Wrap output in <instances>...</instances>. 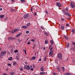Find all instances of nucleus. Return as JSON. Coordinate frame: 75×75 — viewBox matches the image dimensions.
Returning a JSON list of instances; mask_svg holds the SVG:
<instances>
[{
    "instance_id": "50",
    "label": "nucleus",
    "mask_w": 75,
    "mask_h": 75,
    "mask_svg": "<svg viewBox=\"0 0 75 75\" xmlns=\"http://www.w3.org/2000/svg\"><path fill=\"white\" fill-rule=\"evenodd\" d=\"M52 48H53V47H51L50 49V51H51V50H52Z\"/></svg>"
},
{
    "instance_id": "15",
    "label": "nucleus",
    "mask_w": 75,
    "mask_h": 75,
    "mask_svg": "<svg viewBox=\"0 0 75 75\" xmlns=\"http://www.w3.org/2000/svg\"><path fill=\"white\" fill-rule=\"evenodd\" d=\"M8 60H9V61H11L12 60H13V57H10V58H8Z\"/></svg>"
},
{
    "instance_id": "9",
    "label": "nucleus",
    "mask_w": 75,
    "mask_h": 75,
    "mask_svg": "<svg viewBox=\"0 0 75 75\" xmlns=\"http://www.w3.org/2000/svg\"><path fill=\"white\" fill-rule=\"evenodd\" d=\"M44 67L43 66H42L40 69V70L41 71L43 72L44 71Z\"/></svg>"
},
{
    "instance_id": "35",
    "label": "nucleus",
    "mask_w": 75,
    "mask_h": 75,
    "mask_svg": "<svg viewBox=\"0 0 75 75\" xmlns=\"http://www.w3.org/2000/svg\"><path fill=\"white\" fill-rule=\"evenodd\" d=\"M18 52V50H17L14 51V52Z\"/></svg>"
},
{
    "instance_id": "27",
    "label": "nucleus",
    "mask_w": 75,
    "mask_h": 75,
    "mask_svg": "<svg viewBox=\"0 0 75 75\" xmlns=\"http://www.w3.org/2000/svg\"><path fill=\"white\" fill-rule=\"evenodd\" d=\"M7 40H8V41H10V40H11V37L8 38H7Z\"/></svg>"
},
{
    "instance_id": "18",
    "label": "nucleus",
    "mask_w": 75,
    "mask_h": 75,
    "mask_svg": "<svg viewBox=\"0 0 75 75\" xmlns=\"http://www.w3.org/2000/svg\"><path fill=\"white\" fill-rule=\"evenodd\" d=\"M60 28L61 30H64V28H65V27L64 26H62Z\"/></svg>"
},
{
    "instance_id": "28",
    "label": "nucleus",
    "mask_w": 75,
    "mask_h": 75,
    "mask_svg": "<svg viewBox=\"0 0 75 75\" xmlns=\"http://www.w3.org/2000/svg\"><path fill=\"white\" fill-rule=\"evenodd\" d=\"M45 13L46 14H48V11H47V10H46L45 11Z\"/></svg>"
},
{
    "instance_id": "12",
    "label": "nucleus",
    "mask_w": 75,
    "mask_h": 75,
    "mask_svg": "<svg viewBox=\"0 0 75 75\" xmlns=\"http://www.w3.org/2000/svg\"><path fill=\"white\" fill-rule=\"evenodd\" d=\"M63 37H64V38H66V39H67V40H68V37L66 36L65 35H64Z\"/></svg>"
},
{
    "instance_id": "3",
    "label": "nucleus",
    "mask_w": 75,
    "mask_h": 75,
    "mask_svg": "<svg viewBox=\"0 0 75 75\" xmlns=\"http://www.w3.org/2000/svg\"><path fill=\"white\" fill-rule=\"evenodd\" d=\"M70 6L72 8H75V4L74 3V2L71 1L70 3Z\"/></svg>"
},
{
    "instance_id": "19",
    "label": "nucleus",
    "mask_w": 75,
    "mask_h": 75,
    "mask_svg": "<svg viewBox=\"0 0 75 75\" xmlns=\"http://www.w3.org/2000/svg\"><path fill=\"white\" fill-rule=\"evenodd\" d=\"M66 15L68 17H70V16H71V14H70L69 13H67V14H66Z\"/></svg>"
},
{
    "instance_id": "21",
    "label": "nucleus",
    "mask_w": 75,
    "mask_h": 75,
    "mask_svg": "<svg viewBox=\"0 0 75 75\" xmlns=\"http://www.w3.org/2000/svg\"><path fill=\"white\" fill-rule=\"evenodd\" d=\"M40 74L41 75H44V74H45V72H41L40 73Z\"/></svg>"
},
{
    "instance_id": "48",
    "label": "nucleus",
    "mask_w": 75,
    "mask_h": 75,
    "mask_svg": "<svg viewBox=\"0 0 75 75\" xmlns=\"http://www.w3.org/2000/svg\"><path fill=\"white\" fill-rule=\"evenodd\" d=\"M2 57H3V56H1V54H0V58H2Z\"/></svg>"
},
{
    "instance_id": "13",
    "label": "nucleus",
    "mask_w": 75,
    "mask_h": 75,
    "mask_svg": "<svg viewBox=\"0 0 75 75\" xmlns=\"http://www.w3.org/2000/svg\"><path fill=\"white\" fill-rule=\"evenodd\" d=\"M21 35V33H20L18 34L16 36V37H20V35Z\"/></svg>"
},
{
    "instance_id": "62",
    "label": "nucleus",
    "mask_w": 75,
    "mask_h": 75,
    "mask_svg": "<svg viewBox=\"0 0 75 75\" xmlns=\"http://www.w3.org/2000/svg\"><path fill=\"white\" fill-rule=\"evenodd\" d=\"M43 50H45V47H44L43 48Z\"/></svg>"
},
{
    "instance_id": "34",
    "label": "nucleus",
    "mask_w": 75,
    "mask_h": 75,
    "mask_svg": "<svg viewBox=\"0 0 75 75\" xmlns=\"http://www.w3.org/2000/svg\"><path fill=\"white\" fill-rule=\"evenodd\" d=\"M66 26H67V27H69V24H68V23H67L66 25Z\"/></svg>"
},
{
    "instance_id": "7",
    "label": "nucleus",
    "mask_w": 75,
    "mask_h": 75,
    "mask_svg": "<svg viewBox=\"0 0 75 75\" xmlns=\"http://www.w3.org/2000/svg\"><path fill=\"white\" fill-rule=\"evenodd\" d=\"M56 4L57 6H58V7H62V6L61 4H60V3L59 2L56 3Z\"/></svg>"
},
{
    "instance_id": "52",
    "label": "nucleus",
    "mask_w": 75,
    "mask_h": 75,
    "mask_svg": "<svg viewBox=\"0 0 75 75\" xmlns=\"http://www.w3.org/2000/svg\"><path fill=\"white\" fill-rule=\"evenodd\" d=\"M34 15L35 16H36L37 15V13H35L34 14Z\"/></svg>"
},
{
    "instance_id": "36",
    "label": "nucleus",
    "mask_w": 75,
    "mask_h": 75,
    "mask_svg": "<svg viewBox=\"0 0 75 75\" xmlns=\"http://www.w3.org/2000/svg\"><path fill=\"white\" fill-rule=\"evenodd\" d=\"M11 40H14V38H12V37H11Z\"/></svg>"
},
{
    "instance_id": "22",
    "label": "nucleus",
    "mask_w": 75,
    "mask_h": 75,
    "mask_svg": "<svg viewBox=\"0 0 75 75\" xmlns=\"http://www.w3.org/2000/svg\"><path fill=\"white\" fill-rule=\"evenodd\" d=\"M69 43H67V44L66 47L67 48H68V47H69Z\"/></svg>"
},
{
    "instance_id": "60",
    "label": "nucleus",
    "mask_w": 75,
    "mask_h": 75,
    "mask_svg": "<svg viewBox=\"0 0 75 75\" xmlns=\"http://www.w3.org/2000/svg\"><path fill=\"white\" fill-rule=\"evenodd\" d=\"M3 10V9L2 8H0V11H1V10Z\"/></svg>"
},
{
    "instance_id": "51",
    "label": "nucleus",
    "mask_w": 75,
    "mask_h": 75,
    "mask_svg": "<svg viewBox=\"0 0 75 75\" xmlns=\"http://www.w3.org/2000/svg\"><path fill=\"white\" fill-rule=\"evenodd\" d=\"M27 44L28 45H30V42H28L27 43Z\"/></svg>"
},
{
    "instance_id": "30",
    "label": "nucleus",
    "mask_w": 75,
    "mask_h": 75,
    "mask_svg": "<svg viewBox=\"0 0 75 75\" xmlns=\"http://www.w3.org/2000/svg\"><path fill=\"white\" fill-rule=\"evenodd\" d=\"M16 59H17V60H18L19 59V57H18V56H16Z\"/></svg>"
},
{
    "instance_id": "17",
    "label": "nucleus",
    "mask_w": 75,
    "mask_h": 75,
    "mask_svg": "<svg viewBox=\"0 0 75 75\" xmlns=\"http://www.w3.org/2000/svg\"><path fill=\"white\" fill-rule=\"evenodd\" d=\"M71 31H72V33H75V30H74V29H71Z\"/></svg>"
},
{
    "instance_id": "39",
    "label": "nucleus",
    "mask_w": 75,
    "mask_h": 75,
    "mask_svg": "<svg viewBox=\"0 0 75 75\" xmlns=\"http://www.w3.org/2000/svg\"><path fill=\"white\" fill-rule=\"evenodd\" d=\"M30 11H31V12H33V8L31 7L30 10Z\"/></svg>"
},
{
    "instance_id": "55",
    "label": "nucleus",
    "mask_w": 75,
    "mask_h": 75,
    "mask_svg": "<svg viewBox=\"0 0 75 75\" xmlns=\"http://www.w3.org/2000/svg\"><path fill=\"white\" fill-rule=\"evenodd\" d=\"M39 61H41V58H40V59H39Z\"/></svg>"
},
{
    "instance_id": "26",
    "label": "nucleus",
    "mask_w": 75,
    "mask_h": 75,
    "mask_svg": "<svg viewBox=\"0 0 75 75\" xmlns=\"http://www.w3.org/2000/svg\"><path fill=\"white\" fill-rule=\"evenodd\" d=\"M14 31L15 32L17 31H18V29H14Z\"/></svg>"
},
{
    "instance_id": "6",
    "label": "nucleus",
    "mask_w": 75,
    "mask_h": 75,
    "mask_svg": "<svg viewBox=\"0 0 75 75\" xmlns=\"http://www.w3.org/2000/svg\"><path fill=\"white\" fill-rule=\"evenodd\" d=\"M29 16H30V15H29V14H26L24 15L23 17L24 18L26 19V18H27L28 17H29Z\"/></svg>"
},
{
    "instance_id": "43",
    "label": "nucleus",
    "mask_w": 75,
    "mask_h": 75,
    "mask_svg": "<svg viewBox=\"0 0 75 75\" xmlns=\"http://www.w3.org/2000/svg\"><path fill=\"white\" fill-rule=\"evenodd\" d=\"M26 34H28L29 33V31H26Z\"/></svg>"
},
{
    "instance_id": "23",
    "label": "nucleus",
    "mask_w": 75,
    "mask_h": 75,
    "mask_svg": "<svg viewBox=\"0 0 75 75\" xmlns=\"http://www.w3.org/2000/svg\"><path fill=\"white\" fill-rule=\"evenodd\" d=\"M16 64L17 63L16 62H14L13 63V65L15 66V65H16Z\"/></svg>"
},
{
    "instance_id": "59",
    "label": "nucleus",
    "mask_w": 75,
    "mask_h": 75,
    "mask_svg": "<svg viewBox=\"0 0 75 75\" xmlns=\"http://www.w3.org/2000/svg\"><path fill=\"white\" fill-rule=\"evenodd\" d=\"M25 53L26 54H27V53H26V51L25 50Z\"/></svg>"
},
{
    "instance_id": "54",
    "label": "nucleus",
    "mask_w": 75,
    "mask_h": 75,
    "mask_svg": "<svg viewBox=\"0 0 75 75\" xmlns=\"http://www.w3.org/2000/svg\"><path fill=\"white\" fill-rule=\"evenodd\" d=\"M61 20H62V21H64V19L63 18H62L61 19Z\"/></svg>"
},
{
    "instance_id": "53",
    "label": "nucleus",
    "mask_w": 75,
    "mask_h": 75,
    "mask_svg": "<svg viewBox=\"0 0 75 75\" xmlns=\"http://www.w3.org/2000/svg\"><path fill=\"white\" fill-rule=\"evenodd\" d=\"M30 70H31V71H33V70H34V69L32 68L30 69Z\"/></svg>"
},
{
    "instance_id": "25",
    "label": "nucleus",
    "mask_w": 75,
    "mask_h": 75,
    "mask_svg": "<svg viewBox=\"0 0 75 75\" xmlns=\"http://www.w3.org/2000/svg\"><path fill=\"white\" fill-rule=\"evenodd\" d=\"M36 58V57H33L32 58V59H35Z\"/></svg>"
},
{
    "instance_id": "10",
    "label": "nucleus",
    "mask_w": 75,
    "mask_h": 75,
    "mask_svg": "<svg viewBox=\"0 0 75 75\" xmlns=\"http://www.w3.org/2000/svg\"><path fill=\"white\" fill-rule=\"evenodd\" d=\"M63 12L64 13V15H66V14H67V13L66 12V11H65V10H63Z\"/></svg>"
},
{
    "instance_id": "8",
    "label": "nucleus",
    "mask_w": 75,
    "mask_h": 75,
    "mask_svg": "<svg viewBox=\"0 0 75 75\" xmlns=\"http://www.w3.org/2000/svg\"><path fill=\"white\" fill-rule=\"evenodd\" d=\"M57 70L59 72V71H61V69H60V67H57Z\"/></svg>"
},
{
    "instance_id": "2",
    "label": "nucleus",
    "mask_w": 75,
    "mask_h": 75,
    "mask_svg": "<svg viewBox=\"0 0 75 75\" xmlns=\"http://www.w3.org/2000/svg\"><path fill=\"white\" fill-rule=\"evenodd\" d=\"M57 58L60 59H62V54H61V53H58L57 55Z\"/></svg>"
},
{
    "instance_id": "49",
    "label": "nucleus",
    "mask_w": 75,
    "mask_h": 75,
    "mask_svg": "<svg viewBox=\"0 0 75 75\" xmlns=\"http://www.w3.org/2000/svg\"><path fill=\"white\" fill-rule=\"evenodd\" d=\"M73 44H74V47H75V42H73Z\"/></svg>"
},
{
    "instance_id": "20",
    "label": "nucleus",
    "mask_w": 75,
    "mask_h": 75,
    "mask_svg": "<svg viewBox=\"0 0 75 75\" xmlns=\"http://www.w3.org/2000/svg\"><path fill=\"white\" fill-rule=\"evenodd\" d=\"M50 43H51V44H52V45H53L54 44V42H53V41L52 40H51L50 41Z\"/></svg>"
},
{
    "instance_id": "11",
    "label": "nucleus",
    "mask_w": 75,
    "mask_h": 75,
    "mask_svg": "<svg viewBox=\"0 0 75 75\" xmlns=\"http://www.w3.org/2000/svg\"><path fill=\"white\" fill-rule=\"evenodd\" d=\"M22 28H23L27 29V27L26 26H22Z\"/></svg>"
},
{
    "instance_id": "33",
    "label": "nucleus",
    "mask_w": 75,
    "mask_h": 75,
    "mask_svg": "<svg viewBox=\"0 0 75 75\" xmlns=\"http://www.w3.org/2000/svg\"><path fill=\"white\" fill-rule=\"evenodd\" d=\"M35 47V45L34 44V46H33V49L34 50V48Z\"/></svg>"
},
{
    "instance_id": "46",
    "label": "nucleus",
    "mask_w": 75,
    "mask_h": 75,
    "mask_svg": "<svg viewBox=\"0 0 75 75\" xmlns=\"http://www.w3.org/2000/svg\"><path fill=\"white\" fill-rule=\"evenodd\" d=\"M53 74L54 75H57V74H56L55 73H53Z\"/></svg>"
},
{
    "instance_id": "14",
    "label": "nucleus",
    "mask_w": 75,
    "mask_h": 75,
    "mask_svg": "<svg viewBox=\"0 0 75 75\" xmlns=\"http://www.w3.org/2000/svg\"><path fill=\"white\" fill-rule=\"evenodd\" d=\"M10 74L11 75H14V72H13V71L11 72L10 73Z\"/></svg>"
},
{
    "instance_id": "56",
    "label": "nucleus",
    "mask_w": 75,
    "mask_h": 75,
    "mask_svg": "<svg viewBox=\"0 0 75 75\" xmlns=\"http://www.w3.org/2000/svg\"><path fill=\"white\" fill-rule=\"evenodd\" d=\"M12 2H14V0H11Z\"/></svg>"
},
{
    "instance_id": "40",
    "label": "nucleus",
    "mask_w": 75,
    "mask_h": 75,
    "mask_svg": "<svg viewBox=\"0 0 75 75\" xmlns=\"http://www.w3.org/2000/svg\"><path fill=\"white\" fill-rule=\"evenodd\" d=\"M48 42L47 40L45 41V44H47V43H48Z\"/></svg>"
},
{
    "instance_id": "29",
    "label": "nucleus",
    "mask_w": 75,
    "mask_h": 75,
    "mask_svg": "<svg viewBox=\"0 0 75 75\" xmlns=\"http://www.w3.org/2000/svg\"><path fill=\"white\" fill-rule=\"evenodd\" d=\"M45 34L47 36H48V34L46 32L45 33Z\"/></svg>"
},
{
    "instance_id": "32",
    "label": "nucleus",
    "mask_w": 75,
    "mask_h": 75,
    "mask_svg": "<svg viewBox=\"0 0 75 75\" xmlns=\"http://www.w3.org/2000/svg\"><path fill=\"white\" fill-rule=\"evenodd\" d=\"M62 69H63V71H65V68H64V67H62Z\"/></svg>"
},
{
    "instance_id": "58",
    "label": "nucleus",
    "mask_w": 75,
    "mask_h": 75,
    "mask_svg": "<svg viewBox=\"0 0 75 75\" xmlns=\"http://www.w3.org/2000/svg\"><path fill=\"white\" fill-rule=\"evenodd\" d=\"M51 47V45L49 47V49H50V48Z\"/></svg>"
},
{
    "instance_id": "57",
    "label": "nucleus",
    "mask_w": 75,
    "mask_h": 75,
    "mask_svg": "<svg viewBox=\"0 0 75 75\" xmlns=\"http://www.w3.org/2000/svg\"><path fill=\"white\" fill-rule=\"evenodd\" d=\"M66 11H67V10H68V8H67L66 9Z\"/></svg>"
},
{
    "instance_id": "45",
    "label": "nucleus",
    "mask_w": 75,
    "mask_h": 75,
    "mask_svg": "<svg viewBox=\"0 0 75 75\" xmlns=\"http://www.w3.org/2000/svg\"><path fill=\"white\" fill-rule=\"evenodd\" d=\"M8 66H11V65L10 64H8Z\"/></svg>"
},
{
    "instance_id": "44",
    "label": "nucleus",
    "mask_w": 75,
    "mask_h": 75,
    "mask_svg": "<svg viewBox=\"0 0 75 75\" xmlns=\"http://www.w3.org/2000/svg\"><path fill=\"white\" fill-rule=\"evenodd\" d=\"M72 61V62H73V63H75V60H73Z\"/></svg>"
},
{
    "instance_id": "42",
    "label": "nucleus",
    "mask_w": 75,
    "mask_h": 75,
    "mask_svg": "<svg viewBox=\"0 0 75 75\" xmlns=\"http://www.w3.org/2000/svg\"><path fill=\"white\" fill-rule=\"evenodd\" d=\"M11 11H12V12H13V11H15V10H14L13 9H12L11 10Z\"/></svg>"
},
{
    "instance_id": "5",
    "label": "nucleus",
    "mask_w": 75,
    "mask_h": 75,
    "mask_svg": "<svg viewBox=\"0 0 75 75\" xmlns=\"http://www.w3.org/2000/svg\"><path fill=\"white\" fill-rule=\"evenodd\" d=\"M6 51H3L1 52V56H3L4 55H5L6 54Z\"/></svg>"
},
{
    "instance_id": "31",
    "label": "nucleus",
    "mask_w": 75,
    "mask_h": 75,
    "mask_svg": "<svg viewBox=\"0 0 75 75\" xmlns=\"http://www.w3.org/2000/svg\"><path fill=\"white\" fill-rule=\"evenodd\" d=\"M46 58H47V57H46V56H45V59H44V61H46V60H47L46 59Z\"/></svg>"
},
{
    "instance_id": "61",
    "label": "nucleus",
    "mask_w": 75,
    "mask_h": 75,
    "mask_svg": "<svg viewBox=\"0 0 75 75\" xmlns=\"http://www.w3.org/2000/svg\"><path fill=\"white\" fill-rule=\"evenodd\" d=\"M3 75H7L6 74H3Z\"/></svg>"
},
{
    "instance_id": "4",
    "label": "nucleus",
    "mask_w": 75,
    "mask_h": 75,
    "mask_svg": "<svg viewBox=\"0 0 75 75\" xmlns=\"http://www.w3.org/2000/svg\"><path fill=\"white\" fill-rule=\"evenodd\" d=\"M54 55V53H53V50H52L49 53V55L50 56H52Z\"/></svg>"
},
{
    "instance_id": "16",
    "label": "nucleus",
    "mask_w": 75,
    "mask_h": 75,
    "mask_svg": "<svg viewBox=\"0 0 75 75\" xmlns=\"http://www.w3.org/2000/svg\"><path fill=\"white\" fill-rule=\"evenodd\" d=\"M4 15H1L0 16L1 18H4Z\"/></svg>"
},
{
    "instance_id": "38",
    "label": "nucleus",
    "mask_w": 75,
    "mask_h": 75,
    "mask_svg": "<svg viewBox=\"0 0 75 75\" xmlns=\"http://www.w3.org/2000/svg\"><path fill=\"white\" fill-rule=\"evenodd\" d=\"M22 2V3H23V2H24V1H25V0H20Z\"/></svg>"
},
{
    "instance_id": "63",
    "label": "nucleus",
    "mask_w": 75,
    "mask_h": 75,
    "mask_svg": "<svg viewBox=\"0 0 75 75\" xmlns=\"http://www.w3.org/2000/svg\"><path fill=\"white\" fill-rule=\"evenodd\" d=\"M26 25H27V26H29V25L28 24H27Z\"/></svg>"
},
{
    "instance_id": "1",
    "label": "nucleus",
    "mask_w": 75,
    "mask_h": 75,
    "mask_svg": "<svg viewBox=\"0 0 75 75\" xmlns=\"http://www.w3.org/2000/svg\"><path fill=\"white\" fill-rule=\"evenodd\" d=\"M30 69V67L29 66V65H27V64L25 65L24 66V69H28V70H29Z\"/></svg>"
},
{
    "instance_id": "37",
    "label": "nucleus",
    "mask_w": 75,
    "mask_h": 75,
    "mask_svg": "<svg viewBox=\"0 0 75 75\" xmlns=\"http://www.w3.org/2000/svg\"><path fill=\"white\" fill-rule=\"evenodd\" d=\"M11 33H15V32L14 31V30H13L11 31Z\"/></svg>"
},
{
    "instance_id": "47",
    "label": "nucleus",
    "mask_w": 75,
    "mask_h": 75,
    "mask_svg": "<svg viewBox=\"0 0 75 75\" xmlns=\"http://www.w3.org/2000/svg\"><path fill=\"white\" fill-rule=\"evenodd\" d=\"M41 28L43 30L44 29V28H43V26H42L41 27Z\"/></svg>"
},
{
    "instance_id": "24",
    "label": "nucleus",
    "mask_w": 75,
    "mask_h": 75,
    "mask_svg": "<svg viewBox=\"0 0 75 75\" xmlns=\"http://www.w3.org/2000/svg\"><path fill=\"white\" fill-rule=\"evenodd\" d=\"M64 75H71V74L69 73H66Z\"/></svg>"
},
{
    "instance_id": "41",
    "label": "nucleus",
    "mask_w": 75,
    "mask_h": 75,
    "mask_svg": "<svg viewBox=\"0 0 75 75\" xmlns=\"http://www.w3.org/2000/svg\"><path fill=\"white\" fill-rule=\"evenodd\" d=\"M30 41H33V42H35V40H34V39L31 40H30Z\"/></svg>"
},
{
    "instance_id": "64",
    "label": "nucleus",
    "mask_w": 75,
    "mask_h": 75,
    "mask_svg": "<svg viewBox=\"0 0 75 75\" xmlns=\"http://www.w3.org/2000/svg\"><path fill=\"white\" fill-rule=\"evenodd\" d=\"M21 71H23V69L22 68H21Z\"/></svg>"
}]
</instances>
